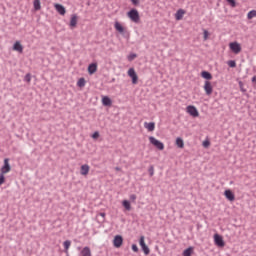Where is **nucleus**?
<instances>
[{"mask_svg":"<svg viewBox=\"0 0 256 256\" xmlns=\"http://www.w3.org/2000/svg\"><path fill=\"white\" fill-rule=\"evenodd\" d=\"M214 244L217 247H225V240H223V236L214 234Z\"/></svg>","mask_w":256,"mask_h":256,"instance_id":"7","label":"nucleus"},{"mask_svg":"<svg viewBox=\"0 0 256 256\" xmlns=\"http://www.w3.org/2000/svg\"><path fill=\"white\" fill-rule=\"evenodd\" d=\"M81 256H92L91 254V248H89V246H85L81 252H80Z\"/></svg>","mask_w":256,"mask_h":256,"instance_id":"17","label":"nucleus"},{"mask_svg":"<svg viewBox=\"0 0 256 256\" xmlns=\"http://www.w3.org/2000/svg\"><path fill=\"white\" fill-rule=\"evenodd\" d=\"M144 127L145 129H147L148 131H155V122H145L144 123Z\"/></svg>","mask_w":256,"mask_h":256,"instance_id":"19","label":"nucleus"},{"mask_svg":"<svg viewBox=\"0 0 256 256\" xmlns=\"http://www.w3.org/2000/svg\"><path fill=\"white\" fill-rule=\"evenodd\" d=\"M183 15H185V10L179 9L175 14L176 21H181V19H183Z\"/></svg>","mask_w":256,"mask_h":256,"instance_id":"18","label":"nucleus"},{"mask_svg":"<svg viewBox=\"0 0 256 256\" xmlns=\"http://www.w3.org/2000/svg\"><path fill=\"white\" fill-rule=\"evenodd\" d=\"M9 171H11V164H9V158H5L4 165L1 167L0 173H2V175H7Z\"/></svg>","mask_w":256,"mask_h":256,"instance_id":"3","label":"nucleus"},{"mask_svg":"<svg viewBox=\"0 0 256 256\" xmlns=\"http://www.w3.org/2000/svg\"><path fill=\"white\" fill-rule=\"evenodd\" d=\"M201 77L206 79V81H211V79H213V75L209 71L205 70L201 72Z\"/></svg>","mask_w":256,"mask_h":256,"instance_id":"16","label":"nucleus"},{"mask_svg":"<svg viewBox=\"0 0 256 256\" xmlns=\"http://www.w3.org/2000/svg\"><path fill=\"white\" fill-rule=\"evenodd\" d=\"M183 256H191V255H193V247H188L187 249H185L184 251H183V254H182Z\"/></svg>","mask_w":256,"mask_h":256,"instance_id":"26","label":"nucleus"},{"mask_svg":"<svg viewBox=\"0 0 256 256\" xmlns=\"http://www.w3.org/2000/svg\"><path fill=\"white\" fill-rule=\"evenodd\" d=\"M114 28L116 29V31H118V33H121V35H129V32H126L123 25H121V23L119 22H115Z\"/></svg>","mask_w":256,"mask_h":256,"instance_id":"11","label":"nucleus"},{"mask_svg":"<svg viewBox=\"0 0 256 256\" xmlns=\"http://www.w3.org/2000/svg\"><path fill=\"white\" fill-rule=\"evenodd\" d=\"M122 205L126 211H131V202L129 200H123Z\"/></svg>","mask_w":256,"mask_h":256,"instance_id":"24","label":"nucleus"},{"mask_svg":"<svg viewBox=\"0 0 256 256\" xmlns=\"http://www.w3.org/2000/svg\"><path fill=\"white\" fill-rule=\"evenodd\" d=\"M102 105H104V107H111V105H113V101L111 98H109V96H103Z\"/></svg>","mask_w":256,"mask_h":256,"instance_id":"13","label":"nucleus"},{"mask_svg":"<svg viewBox=\"0 0 256 256\" xmlns=\"http://www.w3.org/2000/svg\"><path fill=\"white\" fill-rule=\"evenodd\" d=\"M70 27H77V14H73L70 20Z\"/></svg>","mask_w":256,"mask_h":256,"instance_id":"22","label":"nucleus"},{"mask_svg":"<svg viewBox=\"0 0 256 256\" xmlns=\"http://www.w3.org/2000/svg\"><path fill=\"white\" fill-rule=\"evenodd\" d=\"M123 245V236L116 235L113 239V246L116 247V249H119Z\"/></svg>","mask_w":256,"mask_h":256,"instance_id":"9","label":"nucleus"},{"mask_svg":"<svg viewBox=\"0 0 256 256\" xmlns=\"http://www.w3.org/2000/svg\"><path fill=\"white\" fill-rule=\"evenodd\" d=\"M54 7L59 15H65V13H67V10L63 4H55Z\"/></svg>","mask_w":256,"mask_h":256,"instance_id":"12","label":"nucleus"},{"mask_svg":"<svg viewBox=\"0 0 256 256\" xmlns=\"http://www.w3.org/2000/svg\"><path fill=\"white\" fill-rule=\"evenodd\" d=\"M92 139H99V132L96 131L92 134Z\"/></svg>","mask_w":256,"mask_h":256,"instance_id":"39","label":"nucleus"},{"mask_svg":"<svg viewBox=\"0 0 256 256\" xmlns=\"http://www.w3.org/2000/svg\"><path fill=\"white\" fill-rule=\"evenodd\" d=\"M227 65L232 69H235V67H237V62H235V60H230L227 62Z\"/></svg>","mask_w":256,"mask_h":256,"instance_id":"30","label":"nucleus"},{"mask_svg":"<svg viewBox=\"0 0 256 256\" xmlns=\"http://www.w3.org/2000/svg\"><path fill=\"white\" fill-rule=\"evenodd\" d=\"M81 175H89V165L84 164L80 168Z\"/></svg>","mask_w":256,"mask_h":256,"instance_id":"20","label":"nucleus"},{"mask_svg":"<svg viewBox=\"0 0 256 256\" xmlns=\"http://www.w3.org/2000/svg\"><path fill=\"white\" fill-rule=\"evenodd\" d=\"M33 5L35 11H41V0H34Z\"/></svg>","mask_w":256,"mask_h":256,"instance_id":"25","label":"nucleus"},{"mask_svg":"<svg viewBox=\"0 0 256 256\" xmlns=\"http://www.w3.org/2000/svg\"><path fill=\"white\" fill-rule=\"evenodd\" d=\"M149 141L152 145H154V147H156V149H159V151H163V149H165V144H163V142L157 140L155 137L150 136Z\"/></svg>","mask_w":256,"mask_h":256,"instance_id":"2","label":"nucleus"},{"mask_svg":"<svg viewBox=\"0 0 256 256\" xmlns=\"http://www.w3.org/2000/svg\"><path fill=\"white\" fill-rule=\"evenodd\" d=\"M128 75L132 79L133 85H137V81H139V76H137V72H135V68H130L128 70Z\"/></svg>","mask_w":256,"mask_h":256,"instance_id":"6","label":"nucleus"},{"mask_svg":"<svg viewBox=\"0 0 256 256\" xmlns=\"http://www.w3.org/2000/svg\"><path fill=\"white\" fill-rule=\"evenodd\" d=\"M88 73H89V75H93V74L97 73V63H91L88 66Z\"/></svg>","mask_w":256,"mask_h":256,"instance_id":"15","label":"nucleus"},{"mask_svg":"<svg viewBox=\"0 0 256 256\" xmlns=\"http://www.w3.org/2000/svg\"><path fill=\"white\" fill-rule=\"evenodd\" d=\"M224 196L228 201H235V194L231 190H225Z\"/></svg>","mask_w":256,"mask_h":256,"instance_id":"14","label":"nucleus"},{"mask_svg":"<svg viewBox=\"0 0 256 256\" xmlns=\"http://www.w3.org/2000/svg\"><path fill=\"white\" fill-rule=\"evenodd\" d=\"M229 47L232 53H235V55H239V53H241V44L238 42H231Z\"/></svg>","mask_w":256,"mask_h":256,"instance_id":"4","label":"nucleus"},{"mask_svg":"<svg viewBox=\"0 0 256 256\" xmlns=\"http://www.w3.org/2000/svg\"><path fill=\"white\" fill-rule=\"evenodd\" d=\"M186 109H187V113H189L191 117H199V110H197V107L193 105H189L187 106Z\"/></svg>","mask_w":256,"mask_h":256,"instance_id":"8","label":"nucleus"},{"mask_svg":"<svg viewBox=\"0 0 256 256\" xmlns=\"http://www.w3.org/2000/svg\"><path fill=\"white\" fill-rule=\"evenodd\" d=\"M176 145L177 147H179V149H183V147H185V142L182 140L181 137H178L176 139Z\"/></svg>","mask_w":256,"mask_h":256,"instance_id":"23","label":"nucleus"},{"mask_svg":"<svg viewBox=\"0 0 256 256\" xmlns=\"http://www.w3.org/2000/svg\"><path fill=\"white\" fill-rule=\"evenodd\" d=\"M63 245H64L65 253H68L69 247H71V242H70V240L64 241Z\"/></svg>","mask_w":256,"mask_h":256,"instance_id":"27","label":"nucleus"},{"mask_svg":"<svg viewBox=\"0 0 256 256\" xmlns=\"http://www.w3.org/2000/svg\"><path fill=\"white\" fill-rule=\"evenodd\" d=\"M24 81H25L26 83H31V74H30V73H28V74L25 75Z\"/></svg>","mask_w":256,"mask_h":256,"instance_id":"34","label":"nucleus"},{"mask_svg":"<svg viewBox=\"0 0 256 256\" xmlns=\"http://www.w3.org/2000/svg\"><path fill=\"white\" fill-rule=\"evenodd\" d=\"M132 251H134V253H139V247H137V244L132 245Z\"/></svg>","mask_w":256,"mask_h":256,"instance_id":"38","label":"nucleus"},{"mask_svg":"<svg viewBox=\"0 0 256 256\" xmlns=\"http://www.w3.org/2000/svg\"><path fill=\"white\" fill-rule=\"evenodd\" d=\"M3 183H5V174L0 172V186L3 185Z\"/></svg>","mask_w":256,"mask_h":256,"instance_id":"36","label":"nucleus"},{"mask_svg":"<svg viewBox=\"0 0 256 256\" xmlns=\"http://www.w3.org/2000/svg\"><path fill=\"white\" fill-rule=\"evenodd\" d=\"M13 49H14V51H18V53H22V51H23V45H21V42L17 41V42L13 45Z\"/></svg>","mask_w":256,"mask_h":256,"instance_id":"21","label":"nucleus"},{"mask_svg":"<svg viewBox=\"0 0 256 256\" xmlns=\"http://www.w3.org/2000/svg\"><path fill=\"white\" fill-rule=\"evenodd\" d=\"M204 91L206 95H211L213 93V85L209 80H206L204 83Z\"/></svg>","mask_w":256,"mask_h":256,"instance_id":"10","label":"nucleus"},{"mask_svg":"<svg viewBox=\"0 0 256 256\" xmlns=\"http://www.w3.org/2000/svg\"><path fill=\"white\" fill-rule=\"evenodd\" d=\"M137 200V195L132 194L130 195V201H136Z\"/></svg>","mask_w":256,"mask_h":256,"instance_id":"40","label":"nucleus"},{"mask_svg":"<svg viewBox=\"0 0 256 256\" xmlns=\"http://www.w3.org/2000/svg\"><path fill=\"white\" fill-rule=\"evenodd\" d=\"M252 83H256V75L252 77Z\"/></svg>","mask_w":256,"mask_h":256,"instance_id":"44","label":"nucleus"},{"mask_svg":"<svg viewBox=\"0 0 256 256\" xmlns=\"http://www.w3.org/2000/svg\"><path fill=\"white\" fill-rule=\"evenodd\" d=\"M148 172L150 177H153V175H155V168L153 166H150Z\"/></svg>","mask_w":256,"mask_h":256,"instance_id":"33","label":"nucleus"},{"mask_svg":"<svg viewBox=\"0 0 256 256\" xmlns=\"http://www.w3.org/2000/svg\"><path fill=\"white\" fill-rule=\"evenodd\" d=\"M99 215H100V217L103 218V221H105V215H106L105 212H100Z\"/></svg>","mask_w":256,"mask_h":256,"instance_id":"43","label":"nucleus"},{"mask_svg":"<svg viewBox=\"0 0 256 256\" xmlns=\"http://www.w3.org/2000/svg\"><path fill=\"white\" fill-rule=\"evenodd\" d=\"M204 39L207 40V38L209 37V31L204 30Z\"/></svg>","mask_w":256,"mask_h":256,"instance_id":"41","label":"nucleus"},{"mask_svg":"<svg viewBox=\"0 0 256 256\" xmlns=\"http://www.w3.org/2000/svg\"><path fill=\"white\" fill-rule=\"evenodd\" d=\"M253 17H256V10H251L247 14V19H253Z\"/></svg>","mask_w":256,"mask_h":256,"instance_id":"28","label":"nucleus"},{"mask_svg":"<svg viewBox=\"0 0 256 256\" xmlns=\"http://www.w3.org/2000/svg\"><path fill=\"white\" fill-rule=\"evenodd\" d=\"M127 59H128V61H133V60L137 59V54L132 53V54L128 55Z\"/></svg>","mask_w":256,"mask_h":256,"instance_id":"32","label":"nucleus"},{"mask_svg":"<svg viewBox=\"0 0 256 256\" xmlns=\"http://www.w3.org/2000/svg\"><path fill=\"white\" fill-rule=\"evenodd\" d=\"M127 16L133 21V23H139V21H141L139 11L135 8H132L130 11H128Z\"/></svg>","mask_w":256,"mask_h":256,"instance_id":"1","label":"nucleus"},{"mask_svg":"<svg viewBox=\"0 0 256 256\" xmlns=\"http://www.w3.org/2000/svg\"><path fill=\"white\" fill-rule=\"evenodd\" d=\"M227 3H229V5H231V7H237V2L235 0H226Z\"/></svg>","mask_w":256,"mask_h":256,"instance_id":"35","label":"nucleus"},{"mask_svg":"<svg viewBox=\"0 0 256 256\" xmlns=\"http://www.w3.org/2000/svg\"><path fill=\"white\" fill-rule=\"evenodd\" d=\"M140 247L142 249V251H144L145 255H149V253H151V250L149 249V246H147V244H145V236H141L140 237Z\"/></svg>","mask_w":256,"mask_h":256,"instance_id":"5","label":"nucleus"},{"mask_svg":"<svg viewBox=\"0 0 256 256\" xmlns=\"http://www.w3.org/2000/svg\"><path fill=\"white\" fill-rule=\"evenodd\" d=\"M209 145H210L209 141L206 140V141L203 142V147H208Z\"/></svg>","mask_w":256,"mask_h":256,"instance_id":"42","label":"nucleus"},{"mask_svg":"<svg viewBox=\"0 0 256 256\" xmlns=\"http://www.w3.org/2000/svg\"><path fill=\"white\" fill-rule=\"evenodd\" d=\"M132 5H134L135 7H138L139 3H141V0H130Z\"/></svg>","mask_w":256,"mask_h":256,"instance_id":"37","label":"nucleus"},{"mask_svg":"<svg viewBox=\"0 0 256 256\" xmlns=\"http://www.w3.org/2000/svg\"><path fill=\"white\" fill-rule=\"evenodd\" d=\"M85 78H80L77 82L78 87H85Z\"/></svg>","mask_w":256,"mask_h":256,"instance_id":"31","label":"nucleus"},{"mask_svg":"<svg viewBox=\"0 0 256 256\" xmlns=\"http://www.w3.org/2000/svg\"><path fill=\"white\" fill-rule=\"evenodd\" d=\"M238 85H239L240 91H241L242 93H247V89H245V86H244V84H243V81H239V82H238Z\"/></svg>","mask_w":256,"mask_h":256,"instance_id":"29","label":"nucleus"}]
</instances>
